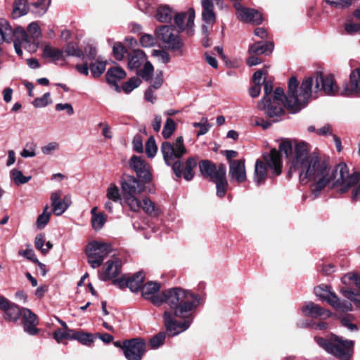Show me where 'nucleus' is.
I'll list each match as a JSON object with an SVG mask.
<instances>
[{
    "mask_svg": "<svg viewBox=\"0 0 360 360\" xmlns=\"http://www.w3.org/2000/svg\"><path fill=\"white\" fill-rule=\"evenodd\" d=\"M164 161L167 166L172 167V171L177 178L182 176L181 158L186 153V148L184 144V139L179 136L175 141H164L160 146Z\"/></svg>",
    "mask_w": 360,
    "mask_h": 360,
    "instance_id": "39448f33",
    "label": "nucleus"
},
{
    "mask_svg": "<svg viewBox=\"0 0 360 360\" xmlns=\"http://www.w3.org/2000/svg\"><path fill=\"white\" fill-rule=\"evenodd\" d=\"M64 52L68 56H75L77 58H82L84 56L82 50L79 49L78 46L73 43H68L65 46Z\"/></svg>",
    "mask_w": 360,
    "mask_h": 360,
    "instance_id": "09e8293b",
    "label": "nucleus"
},
{
    "mask_svg": "<svg viewBox=\"0 0 360 360\" xmlns=\"http://www.w3.org/2000/svg\"><path fill=\"white\" fill-rule=\"evenodd\" d=\"M22 314L25 331L32 335H36L38 333L37 315L28 309H24Z\"/></svg>",
    "mask_w": 360,
    "mask_h": 360,
    "instance_id": "412c9836",
    "label": "nucleus"
},
{
    "mask_svg": "<svg viewBox=\"0 0 360 360\" xmlns=\"http://www.w3.org/2000/svg\"><path fill=\"white\" fill-rule=\"evenodd\" d=\"M226 174H224V170H221L220 171V175H219V178L212 181L216 184L217 195L220 198L224 197L226 193L228 181Z\"/></svg>",
    "mask_w": 360,
    "mask_h": 360,
    "instance_id": "473e14b6",
    "label": "nucleus"
},
{
    "mask_svg": "<svg viewBox=\"0 0 360 360\" xmlns=\"http://www.w3.org/2000/svg\"><path fill=\"white\" fill-rule=\"evenodd\" d=\"M106 65L107 61L97 60L94 63H91L89 65L91 75L95 78L99 77L105 72Z\"/></svg>",
    "mask_w": 360,
    "mask_h": 360,
    "instance_id": "e433bc0d",
    "label": "nucleus"
},
{
    "mask_svg": "<svg viewBox=\"0 0 360 360\" xmlns=\"http://www.w3.org/2000/svg\"><path fill=\"white\" fill-rule=\"evenodd\" d=\"M145 151L149 158H153L155 156L158 152V146L153 136L149 137L146 141Z\"/></svg>",
    "mask_w": 360,
    "mask_h": 360,
    "instance_id": "49530a36",
    "label": "nucleus"
},
{
    "mask_svg": "<svg viewBox=\"0 0 360 360\" xmlns=\"http://www.w3.org/2000/svg\"><path fill=\"white\" fill-rule=\"evenodd\" d=\"M59 143L55 141L50 142L46 146L41 147V152L44 155H51L54 151L59 149Z\"/></svg>",
    "mask_w": 360,
    "mask_h": 360,
    "instance_id": "0e129e2a",
    "label": "nucleus"
},
{
    "mask_svg": "<svg viewBox=\"0 0 360 360\" xmlns=\"http://www.w3.org/2000/svg\"><path fill=\"white\" fill-rule=\"evenodd\" d=\"M176 129V124L174 121L171 118H167L162 131V136L167 139L171 137L172 134Z\"/></svg>",
    "mask_w": 360,
    "mask_h": 360,
    "instance_id": "de8ad7c7",
    "label": "nucleus"
},
{
    "mask_svg": "<svg viewBox=\"0 0 360 360\" xmlns=\"http://www.w3.org/2000/svg\"><path fill=\"white\" fill-rule=\"evenodd\" d=\"M146 348V341L143 338H133L124 341V355L127 360H141Z\"/></svg>",
    "mask_w": 360,
    "mask_h": 360,
    "instance_id": "f8f14e48",
    "label": "nucleus"
},
{
    "mask_svg": "<svg viewBox=\"0 0 360 360\" xmlns=\"http://www.w3.org/2000/svg\"><path fill=\"white\" fill-rule=\"evenodd\" d=\"M49 209V206L46 205L44 207L43 212L37 217L36 225L39 229H44L50 220L51 212L48 211Z\"/></svg>",
    "mask_w": 360,
    "mask_h": 360,
    "instance_id": "58836bf2",
    "label": "nucleus"
},
{
    "mask_svg": "<svg viewBox=\"0 0 360 360\" xmlns=\"http://www.w3.org/2000/svg\"><path fill=\"white\" fill-rule=\"evenodd\" d=\"M202 8V18L206 24H214L216 20V15L214 12V4L212 0H201Z\"/></svg>",
    "mask_w": 360,
    "mask_h": 360,
    "instance_id": "b1692460",
    "label": "nucleus"
},
{
    "mask_svg": "<svg viewBox=\"0 0 360 360\" xmlns=\"http://www.w3.org/2000/svg\"><path fill=\"white\" fill-rule=\"evenodd\" d=\"M107 220V217L103 212H99L98 214L91 217V225L94 230L98 231L103 228L105 221Z\"/></svg>",
    "mask_w": 360,
    "mask_h": 360,
    "instance_id": "3c124183",
    "label": "nucleus"
},
{
    "mask_svg": "<svg viewBox=\"0 0 360 360\" xmlns=\"http://www.w3.org/2000/svg\"><path fill=\"white\" fill-rule=\"evenodd\" d=\"M43 56L45 58H51L53 61H58L64 58L63 51L51 46H46L44 47Z\"/></svg>",
    "mask_w": 360,
    "mask_h": 360,
    "instance_id": "f704fd0d",
    "label": "nucleus"
},
{
    "mask_svg": "<svg viewBox=\"0 0 360 360\" xmlns=\"http://www.w3.org/2000/svg\"><path fill=\"white\" fill-rule=\"evenodd\" d=\"M130 167L136 172L137 176L144 184L149 183L152 176L150 172V167L141 157L133 155L129 160Z\"/></svg>",
    "mask_w": 360,
    "mask_h": 360,
    "instance_id": "2eb2a0df",
    "label": "nucleus"
},
{
    "mask_svg": "<svg viewBox=\"0 0 360 360\" xmlns=\"http://www.w3.org/2000/svg\"><path fill=\"white\" fill-rule=\"evenodd\" d=\"M193 127L195 128L199 127L200 131L197 133V136H202L208 132L211 128V124L208 122L207 117H203L201 118L199 122H193Z\"/></svg>",
    "mask_w": 360,
    "mask_h": 360,
    "instance_id": "8fccbe9b",
    "label": "nucleus"
},
{
    "mask_svg": "<svg viewBox=\"0 0 360 360\" xmlns=\"http://www.w3.org/2000/svg\"><path fill=\"white\" fill-rule=\"evenodd\" d=\"M141 208L151 216H158V209L155 207V204L148 198H146L143 200L141 202Z\"/></svg>",
    "mask_w": 360,
    "mask_h": 360,
    "instance_id": "37998d69",
    "label": "nucleus"
},
{
    "mask_svg": "<svg viewBox=\"0 0 360 360\" xmlns=\"http://www.w3.org/2000/svg\"><path fill=\"white\" fill-rule=\"evenodd\" d=\"M360 93V68L352 71L349 83L345 84L342 94L346 96L356 95Z\"/></svg>",
    "mask_w": 360,
    "mask_h": 360,
    "instance_id": "aec40b11",
    "label": "nucleus"
},
{
    "mask_svg": "<svg viewBox=\"0 0 360 360\" xmlns=\"http://www.w3.org/2000/svg\"><path fill=\"white\" fill-rule=\"evenodd\" d=\"M323 92L328 96L335 95L338 87L332 75H324L319 72L314 76L304 79L299 87V82L295 77L289 79V97L287 106L294 112H299L304 108L311 96L317 97L319 92Z\"/></svg>",
    "mask_w": 360,
    "mask_h": 360,
    "instance_id": "7ed1b4c3",
    "label": "nucleus"
},
{
    "mask_svg": "<svg viewBox=\"0 0 360 360\" xmlns=\"http://www.w3.org/2000/svg\"><path fill=\"white\" fill-rule=\"evenodd\" d=\"M106 197L108 200L113 201V202H121L122 196L120 193V190L118 187L114 184H111L106 191Z\"/></svg>",
    "mask_w": 360,
    "mask_h": 360,
    "instance_id": "c03bdc74",
    "label": "nucleus"
},
{
    "mask_svg": "<svg viewBox=\"0 0 360 360\" xmlns=\"http://www.w3.org/2000/svg\"><path fill=\"white\" fill-rule=\"evenodd\" d=\"M112 251L110 243L98 240L89 243L85 250L88 262L93 269L101 266L103 260Z\"/></svg>",
    "mask_w": 360,
    "mask_h": 360,
    "instance_id": "1a4fd4ad",
    "label": "nucleus"
},
{
    "mask_svg": "<svg viewBox=\"0 0 360 360\" xmlns=\"http://www.w3.org/2000/svg\"><path fill=\"white\" fill-rule=\"evenodd\" d=\"M152 56L157 57L160 62L165 64L168 63L171 59L169 54L162 50H153Z\"/></svg>",
    "mask_w": 360,
    "mask_h": 360,
    "instance_id": "680f3d73",
    "label": "nucleus"
},
{
    "mask_svg": "<svg viewBox=\"0 0 360 360\" xmlns=\"http://www.w3.org/2000/svg\"><path fill=\"white\" fill-rule=\"evenodd\" d=\"M62 191L58 190L51 193V201L53 212L56 216L63 214L71 205L70 195H65L61 199Z\"/></svg>",
    "mask_w": 360,
    "mask_h": 360,
    "instance_id": "f3484780",
    "label": "nucleus"
},
{
    "mask_svg": "<svg viewBox=\"0 0 360 360\" xmlns=\"http://www.w3.org/2000/svg\"><path fill=\"white\" fill-rule=\"evenodd\" d=\"M74 340H78L82 345H90L94 342V338L93 335L91 333L75 331Z\"/></svg>",
    "mask_w": 360,
    "mask_h": 360,
    "instance_id": "a18cd8bd",
    "label": "nucleus"
},
{
    "mask_svg": "<svg viewBox=\"0 0 360 360\" xmlns=\"http://www.w3.org/2000/svg\"><path fill=\"white\" fill-rule=\"evenodd\" d=\"M132 144L133 149L137 153H142L143 151V141L140 135H136L134 137Z\"/></svg>",
    "mask_w": 360,
    "mask_h": 360,
    "instance_id": "774afa93",
    "label": "nucleus"
},
{
    "mask_svg": "<svg viewBox=\"0 0 360 360\" xmlns=\"http://www.w3.org/2000/svg\"><path fill=\"white\" fill-rule=\"evenodd\" d=\"M27 32L20 27L13 29L8 20L0 19V44L13 41L18 56L22 55V48L30 52H34L37 49V40L41 35L39 25L35 22H31L27 27Z\"/></svg>",
    "mask_w": 360,
    "mask_h": 360,
    "instance_id": "20e7f679",
    "label": "nucleus"
},
{
    "mask_svg": "<svg viewBox=\"0 0 360 360\" xmlns=\"http://www.w3.org/2000/svg\"><path fill=\"white\" fill-rule=\"evenodd\" d=\"M273 49L274 45L271 42H257L250 46L249 52L257 55L269 54Z\"/></svg>",
    "mask_w": 360,
    "mask_h": 360,
    "instance_id": "c756f323",
    "label": "nucleus"
},
{
    "mask_svg": "<svg viewBox=\"0 0 360 360\" xmlns=\"http://www.w3.org/2000/svg\"><path fill=\"white\" fill-rule=\"evenodd\" d=\"M114 57L117 60H122L127 52L125 47L120 42L115 43L112 47Z\"/></svg>",
    "mask_w": 360,
    "mask_h": 360,
    "instance_id": "4d7b16f0",
    "label": "nucleus"
},
{
    "mask_svg": "<svg viewBox=\"0 0 360 360\" xmlns=\"http://www.w3.org/2000/svg\"><path fill=\"white\" fill-rule=\"evenodd\" d=\"M75 331L69 328L56 330L53 333V338L58 342H60L64 339L74 340V335Z\"/></svg>",
    "mask_w": 360,
    "mask_h": 360,
    "instance_id": "a19ab883",
    "label": "nucleus"
},
{
    "mask_svg": "<svg viewBox=\"0 0 360 360\" xmlns=\"http://www.w3.org/2000/svg\"><path fill=\"white\" fill-rule=\"evenodd\" d=\"M134 176L127 175L121 183L122 193L139 194L144 190V185Z\"/></svg>",
    "mask_w": 360,
    "mask_h": 360,
    "instance_id": "6ab92c4d",
    "label": "nucleus"
},
{
    "mask_svg": "<svg viewBox=\"0 0 360 360\" xmlns=\"http://www.w3.org/2000/svg\"><path fill=\"white\" fill-rule=\"evenodd\" d=\"M52 101L50 98V93H45L41 97L37 98L32 102V104L36 108H43L48 104L51 103Z\"/></svg>",
    "mask_w": 360,
    "mask_h": 360,
    "instance_id": "6e6d98bb",
    "label": "nucleus"
},
{
    "mask_svg": "<svg viewBox=\"0 0 360 360\" xmlns=\"http://www.w3.org/2000/svg\"><path fill=\"white\" fill-rule=\"evenodd\" d=\"M263 160H257L255 165L254 181L257 186L264 184L267 176V165L272 172L278 176L282 173V160L278 151L273 148L262 155Z\"/></svg>",
    "mask_w": 360,
    "mask_h": 360,
    "instance_id": "0eeeda50",
    "label": "nucleus"
},
{
    "mask_svg": "<svg viewBox=\"0 0 360 360\" xmlns=\"http://www.w3.org/2000/svg\"><path fill=\"white\" fill-rule=\"evenodd\" d=\"M295 173L297 174L302 184L314 181L311 191L315 197L328 184H330L333 188H338V191L343 193L360 180V173L354 172L350 174L347 165L344 162L331 169L328 161L321 160L315 153H309L304 143H300L295 147L288 176H291Z\"/></svg>",
    "mask_w": 360,
    "mask_h": 360,
    "instance_id": "f257e3e1",
    "label": "nucleus"
},
{
    "mask_svg": "<svg viewBox=\"0 0 360 360\" xmlns=\"http://www.w3.org/2000/svg\"><path fill=\"white\" fill-rule=\"evenodd\" d=\"M162 83H163L162 72L161 70L158 71L156 72L155 77L153 78L151 80V84H150V87L153 88L154 89H158L162 86Z\"/></svg>",
    "mask_w": 360,
    "mask_h": 360,
    "instance_id": "69168bd1",
    "label": "nucleus"
},
{
    "mask_svg": "<svg viewBox=\"0 0 360 360\" xmlns=\"http://www.w3.org/2000/svg\"><path fill=\"white\" fill-rule=\"evenodd\" d=\"M18 255L20 256L24 257L27 259L33 262L34 263L38 262V259L35 255L34 250L30 248V245H27V249L24 250H19Z\"/></svg>",
    "mask_w": 360,
    "mask_h": 360,
    "instance_id": "bf43d9fd",
    "label": "nucleus"
},
{
    "mask_svg": "<svg viewBox=\"0 0 360 360\" xmlns=\"http://www.w3.org/2000/svg\"><path fill=\"white\" fill-rule=\"evenodd\" d=\"M302 311L306 316L311 318L324 317L327 318L331 316V312L324 309L319 305L310 302L302 308Z\"/></svg>",
    "mask_w": 360,
    "mask_h": 360,
    "instance_id": "4be33fe9",
    "label": "nucleus"
},
{
    "mask_svg": "<svg viewBox=\"0 0 360 360\" xmlns=\"http://www.w3.org/2000/svg\"><path fill=\"white\" fill-rule=\"evenodd\" d=\"M143 273L141 271L136 272L131 277L127 278L126 285L132 292H136L143 286Z\"/></svg>",
    "mask_w": 360,
    "mask_h": 360,
    "instance_id": "c85d7f7f",
    "label": "nucleus"
},
{
    "mask_svg": "<svg viewBox=\"0 0 360 360\" xmlns=\"http://www.w3.org/2000/svg\"><path fill=\"white\" fill-rule=\"evenodd\" d=\"M197 161L193 158L187 159L186 162V167L184 169H182V176L186 181H191L193 176L194 173L193 169L196 167Z\"/></svg>",
    "mask_w": 360,
    "mask_h": 360,
    "instance_id": "4c0bfd02",
    "label": "nucleus"
},
{
    "mask_svg": "<svg viewBox=\"0 0 360 360\" xmlns=\"http://www.w3.org/2000/svg\"><path fill=\"white\" fill-rule=\"evenodd\" d=\"M140 43L143 47H151L156 44L157 39L151 34H143L140 39Z\"/></svg>",
    "mask_w": 360,
    "mask_h": 360,
    "instance_id": "052dcab7",
    "label": "nucleus"
},
{
    "mask_svg": "<svg viewBox=\"0 0 360 360\" xmlns=\"http://www.w3.org/2000/svg\"><path fill=\"white\" fill-rule=\"evenodd\" d=\"M330 290H328L327 287H322V286H318L314 288V293L315 295L320 297L321 300H326L327 297L328 296L330 293Z\"/></svg>",
    "mask_w": 360,
    "mask_h": 360,
    "instance_id": "338daca9",
    "label": "nucleus"
},
{
    "mask_svg": "<svg viewBox=\"0 0 360 360\" xmlns=\"http://www.w3.org/2000/svg\"><path fill=\"white\" fill-rule=\"evenodd\" d=\"M165 340V333H159L150 340L149 346L151 349H157L163 345Z\"/></svg>",
    "mask_w": 360,
    "mask_h": 360,
    "instance_id": "5fc2aeb1",
    "label": "nucleus"
},
{
    "mask_svg": "<svg viewBox=\"0 0 360 360\" xmlns=\"http://www.w3.org/2000/svg\"><path fill=\"white\" fill-rule=\"evenodd\" d=\"M141 83L139 77H132L128 82L122 85V89L125 93H130L135 88L138 87Z\"/></svg>",
    "mask_w": 360,
    "mask_h": 360,
    "instance_id": "864d4df0",
    "label": "nucleus"
},
{
    "mask_svg": "<svg viewBox=\"0 0 360 360\" xmlns=\"http://www.w3.org/2000/svg\"><path fill=\"white\" fill-rule=\"evenodd\" d=\"M158 283H146L141 288L142 296L155 306L163 303L168 305L169 309L163 314L164 324L168 335L173 337L191 326L201 297L181 288H169L161 292Z\"/></svg>",
    "mask_w": 360,
    "mask_h": 360,
    "instance_id": "f03ea898",
    "label": "nucleus"
},
{
    "mask_svg": "<svg viewBox=\"0 0 360 360\" xmlns=\"http://www.w3.org/2000/svg\"><path fill=\"white\" fill-rule=\"evenodd\" d=\"M174 15L172 10L167 6H160L157 10L156 18L160 22L171 21Z\"/></svg>",
    "mask_w": 360,
    "mask_h": 360,
    "instance_id": "c9c22d12",
    "label": "nucleus"
},
{
    "mask_svg": "<svg viewBox=\"0 0 360 360\" xmlns=\"http://www.w3.org/2000/svg\"><path fill=\"white\" fill-rule=\"evenodd\" d=\"M341 293L342 295L352 301L358 308H360V294L348 288H342Z\"/></svg>",
    "mask_w": 360,
    "mask_h": 360,
    "instance_id": "79ce46f5",
    "label": "nucleus"
},
{
    "mask_svg": "<svg viewBox=\"0 0 360 360\" xmlns=\"http://www.w3.org/2000/svg\"><path fill=\"white\" fill-rule=\"evenodd\" d=\"M30 8L27 6V0H15L13 6L12 16L13 18L26 15Z\"/></svg>",
    "mask_w": 360,
    "mask_h": 360,
    "instance_id": "2f4dec72",
    "label": "nucleus"
},
{
    "mask_svg": "<svg viewBox=\"0 0 360 360\" xmlns=\"http://www.w3.org/2000/svg\"><path fill=\"white\" fill-rule=\"evenodd\" d=\"M327 4L335 8L349 7L356 0H324Z\"/></svg>",
    "mask_w": 360,
    "mask_h": 360,
    "instance_id": "603ef678",
    "label": "nucleus"
},
{
    "mask_svg": "<svg viewBox=\"0 0 360 360\" xmlns=\"http://www.w3.org/2000/svg\"><path fill=\"white\" fill-rule=\"evenodd\" d=\"M128 68L136 70V75L145 81L151 79L154 72L153 65L148 60L146 53L140 49L134 50L129 54Z\"/></svg>",
    "mask_w": 360,
    "mask_h": 360,
    "instance_id": "6e6552de",
    "label": "nucleus"
},
{
    "mask_svg": "<svg viewBox=\"0 0 360 360\" xmlns=\"http://www.w3.org/2000/svg\"><path fill=\"white\" fill-rule=\"evenodd\" d=\"M36 145L34 143L26 144L25 148L20 152V155L22 158H33L36 155L35 153Z\"/></svg>",
    "mask_w": 360,
    "mask_h": 360,
    "instance_id": "e2e57ef3",
    "label": "nucleus"
},
{
    "mask_svg": "<svg viewBox=\"0 0 360 360\" xmlns=\"http://www.w3.org/2000/svg\"><path fill=\"white\" fill-rule=\"evenodd\" d=\"M264 89L265 95L258 103V108L261 110H265V113L269 117L274 118V122H278L279 117L284 114V110L281 106H273L271 103V100L269 96L273 91L272 83L269 81H264Z\"/></svg>",
    "mask_w": 360,
    "mask_h": 360,
    "instance_id": "9b49d317",
    "label": "nucleus"
},
{
    "mask_svg": "<svg viewBox=\"0 0 360 360\" xmlns=\"http://www.w3.org/2000/svg\"><path fill=\"white\" fill-rule=\"evenodd\" d=\"M121 271V261L118 259L109 260L106 262L103 273L100 278L102 281L110 280L118 276Z\"/></svg>",
    "mask_w": 360,
    "mask_h": 360,
    "instance_id": "5701e85b",
    "label": "nucleus"
},
{
    "mask_svg": "<svg viewBox=\"0 0 360 360\" xmlns=\"http://www.w3.org/2000/svg\"><path fill=\"white\" fill-rule=\"evenodd\" d=\"M229 175L231 181L238 184L245 182L247 179L245 160L240 159L230 161Z\"/></svg>",
    "mask_w": 360,
    "mask_h": 360,
    "instance_id": "dca6fc26",
    "label": "nucleus"
},
{
    "mask_svg": "<svg viewBox=\"0 0 360 360\" xmlns=\"http://www.w3.org/2000/svg\"><path fill=\"white\" fill-rule=\"evenodd\" d=\"M288 97H289V90L288 91V95L285 96L284 94V90L281 88V87H277L275 91H274V101H271V103L273 105V106H276V107H282V104L284 105V106L288 110H290L291 112L292 113H295L294 112H292L288 106H287V104H288Z\"/></svg>",
    "mask_w": 360,
    "mask_h": 360,
    "instance_id": "7c9ffc66",
    "label": "nucleus"
},
{
    "mask_svg": "<svg viewBox=\"0 0 360 360\" xmlns=\"http://www.w3.org/2000/svg\"><path fill=\"white\" fill-rule=\"evenodd\" d=\"M158 38L168 49L176 52L179 56L184 54V42L172 26L162 25L156 29Z\"/></svg>",
    "mask_w": 360,
    "mask_h": 360,
    "instance_id": "9d476101",
    "label": "nucleus"
},
{
    "mask_svg": "<svg viewBox=\"0 0 360 360\" xmlns=\"http://www.w3.org/2000/svg\"><path fill=\"white\" fill-rule=\"evenodd\" d=\"M237 18L245 23L260 25L262 22V16L260 12L254 8L243 6L240 3H234Z\"/></svg>",
    "mask_w": 360,
    "mask_h": 360,
    "instance_id": "4468645a",
    "label": "nucleus"
},
{
    "mask_svg": "<svg viewBox=\"0 0 360 360\" xmlns=\"http://www.w3.org/2000/svg\"><path fill=\"white\" fill-rule=\"evenodd\" d=\"M0 309L4 311V318L9 321H16L22 313L19 307L14 304H10L6 299V303Z\"/></svg>",
    "mask_w": 360,
    "mask_h": 360,
    "instance_id": "a878e982",
    "label": "nucleus"
},
{
    "mask_svg": "<svg viewBox=\"0 0 360 360\" xmlns=\"http://www.w3.org/2000/svg\"><path fill=\"white\" fill-rule=\"evenodd\" d=\"M11 178L16 185H21L28 182L31 176H25L20 170L13 169L11 171Z\"/></svg>",
    "mask_w": 360,
    "mask_h": 360,
    "instance_id": "ea45409f",
    "label": "nucleus"
},
{
    "mask_svg": "<svg viewBox=\"0 0 360 360\" xmlns=\"http://www.w3.org/2000/svg\"><path fill=\"white\" fill-rule=\"evenodd\" d=\"M51 0H39L30 5V11L37 16L45 14L50 6Z\"/></svg>",
    "mask_w": 360,
    "mask_h": 360,
    "instance_id": "72a5a7b5",
    "label": "nucleus"
},
{
    "mask_svg": "<svg viewBox=\"0 0 360 360\" xmlns=\"http://www.w3.org/2000/svg\"><path fill=\"white\" fill-rule=\"evenodd\" d=\"M136 195L122 193L120 204L123 206H127L133 212H138L141 207V202L136 197Z\"/></svg>",
    "mask_w": 360,
    "mask_h": 360,
    "instance_id": "bb28decb",
    "label": "nucleus"
},
{
    "mask_svg": "<svg viewBox=\"0 0 360 360\" xmlns=\"http://www.w3.org/2000/svg\"><path fill=\"white\" fill-rule=\"evenodd\" d=\"M300 143H304L307 146V148L308 149L307 144L304 142H299L297 143L295 141L290 140V139H283L278 146V153H283L286 157H289L291 154H292V157L290 160V169L292 165V160L295 156V147L297 145Z\"/></svg>",
    "mask_w": 360,
    "mask_h": 360,
    "instance_id": "393cba45",
    "label": "nucleus"
},
{
    "mask_svg": "<svg viewBox=\"0 0 360 360\" xmlns=\"http://www.w3.org/2000/svg\"><path fill=\"white\" fill-rule=\"evenodd\" d=\"M173 16L179 32L185 31L188 36L194 34L195 11L193 8H189L186 12L177 13Z\"/></svg>",
    "mask_w": 360,
    "mask_h": 360,
    "instance_id": "ddd939ff",
    "label": "nucleus"
},
{
    "mask_svg": "<svg viewBox=\"0 0 360 360\" xmlns=\"http://www.w3.org/2000/svg\"><path fill=\"white\" fill-rule=\"evenodd\" d=\"M342 281L345 284H347L349 281H352L360 291V276L354 273H348L342 278Z\"/></svg>",
    "mask_w": 360,
    "mask_h": 360,
    "instance_id": "13d9d810",
    "label": "nucleus"
},
{
    "mask_svg": "<svg viewBox=\"0 0 360 360\" xmlns=\"http://www.w3.org/2000/svg\"><path fill=\"white\" fill-rule=\"evenodd\" d=\"M126 77L125 71L120 67L109 68L106 72L107 82L112 85H117L118 81Z\"/></svg>",
    "mask_w": 360,
    "mask_h": 360,
    "instance_id": "cd10ccee",
    "label": "nucleus"
},
{
    "mask_svg": "<svg viewBox=\"0 0 360 360\" xmlns=\"http://www.w3.org/2000/svg\"><path fill=\"white\" fill-rule=\"evenodd\" d=\"M199 168L202 175L209 177L212 181L219 178L220 171L224 170V174H226V168L224 164L217 165L207 160L200 161Z\"/></svg>",
    "mask_w": 360,
    "mask_h": 360,
    "instance_id": "a211bd4d",
    "label": "nucleus"
},
{
    "mask_svg": "<svg viewBox=\"0 0 360 360\" xmlns=\"http://www.w3.org/2000/svg\"><path fill=\"white\" fill-rule=\"evenodd\" d=\"M314 340L327 353L341 360H349L353 354L354 343L352 340L343 339L335 334L326 338L315 337Z\"/></svg>",
    "mask_w": 360,
    "mask_h": 360,
    "instance_id": "423d86ee",
    "label": "nucleus"
}]
</instances>
